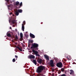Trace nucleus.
<instances>
[{
  "mask_svg": "<svg viewBox=\"0 0 76 76\" xmlns=\"http://www.w3.org/2000/svg\"><path fill=\"white\" fill-rule=\"evenodd\" d=\"M45 67L44 66H43L42 65L39 66L38 67L37 69V73H41L44 70H45Z\"/></svg>",
  "mask_w": 76,
  "mask_h": 76,
  "instance_id": "obj_1",
  "label": "nucleus"
},
{
  "mask_svg": "<svg viewBox=\"0 0 76 76\" xmlns=\"http://www.w3.org/2000/svg\"><path fill=\"white\" fill-rule=\"evenodd\" d=\"M38 44L34 43V44H32V45L31 47V49H34L35 50H38Z\"/></svg>",
  "mask_w": 76,
  "mask_h": 76,
  "instance_id": "obj_2",
  "label": "nucleus"
},
{
  "mask_svg": "<svg viewBox=\"0 0 76 76\" xmlns=\"http://www.w3.org/2000/svg\"><path fill=\"white\" fill-rule=\"evenodd\" d=\"M56 66L57 67H59V68H61L63 67V64L61 62H60L57 63L56 64Z\"/></svg>",
  "mask_w": 76,
  "mask_h": 76,
  "instance_id": "obj_3",
  "label": "nucleus"
},
{
  "mask_svg": "<svg viewBox=\"0 0 76 76\" xmlns=\"http://www.w3.org/2000/svg\"><path fill=\"white\" fill-rule=\"evenodd\" d=\"M32 51L33 53H34L37 56H39V57L40 56V55L38 54V51L35 50L34 49H33L32 50Z\"/></svg>",
  "mask_w": 76,
  "mask_h": 76,
  "instance_id": "obj_4",
  "label": "nucleus"
},
{
  "mask_svg": "<svg viewBox=\"0 0 76 76\" xmlns=\"http://www.w3.org/2000/svg\"><path fill=\"white\" fill-rule=\"evenodd\" d=\"M50 65L51 66V67H54V62L53 60L50 61Z\"/></svg>",
  "mask_w": 76,
  "mask_h": 76,
  "instance_id": "obj_5",
  "label": "nucleus"
},
{
  "mask_svg": "<svg viewBox=\"0 0 76 76\" xmlns=\"http://www.w3.org/2000/svg\"><path fill=\"white\" fill-rule=\"evenodd\" d=\"M33 40H31L29 39L28 40V47H29V46L31 45V43H33Z\"/></svg>",
  "mask_w": 76,
  "mask_h": 76,
  "instance_id": "obj_6",
  "label": "nucleus"
},
{
  "mask_svg": "<svg viewBox=\"0 0 76 76\" xmlns=\"http://www.w3.org/2000/svg\"><path fill=\"white\" fill-rule=\"evenodd\" d=\"M37 61L39 64H41L42 60L41 58H39L37 60Z\"/></svg>",
  "mask_w": 76,
  "mask_h": 76,
  "instance_id": "obj_7",
  "label": "nucleus"
},
{
  "mask_svg": "<svg viewBox=\"0 0 76 76\" xmlns=\"http://www.w3.org/2000/svg\"><path fill=\"white\" fill-rule=\"evenodd\" d=\"M30 37H31V38H35V35L31 33H30Z\"/></svg>",
  "mask_w": 76,
  "mask_h": 76,
  "instance_id": "obj_8",
  "label": "nucleus"
},
{
  "mask_svg": "<svg viewBox=\"0 0 76 76\" xmlns=\"http://www.w3.org/2000/svg\"><path fill=\"white\" fill-rule=\"evenodd\" d=\"M10 20H10H9V23H10V22H12V24H15V20H12L11 21Z\"/></svg>",
  "mask_w": 76,
  "mask_h": 76,
  "instance_id": "obj_9",
  "label": "nucleus"
},
{
  "mask_svg": "<svg viewBox=\"0 0 76 76\" xmlns=\"http://www.w3.org/2000/svg\"><path fill=\"white\" fill-rule=\"evenodd\" d=\"M44 57L47 60H49V56H48L47 55H44Z\"/></svg>",
  "mask_w": 76,
  "mask_h": 76,
  "instance_id": "obj_10",
  "label": "nucleus"
},
{
  "mask_svg": "<svg viewBox=\"0 0 76 76\" xmlns=\"http://www.w3.org/2000/svg\"><path fill=\"white\" fill-rule=\"evenodd\" d=\"M33 62L34 64H35V65H37V61H36V60L35 59H33Z\"/></svg>",
  "mask_w": 76,
  "mask_h": 76,
  "instance_id": "obj_11",
  "label": "nucleus"
},
{
  "mask_svg": "<svg viewBox=\"0 0 76 76\" xmlns=\"http://www.w3.org/2000/svg\"><path fill=\"white\" fill-rule=\"evenodd\" d=\"M15 4L16 6H18L19 5V2L18 1L16 2L15 3Z\"/></svg>",
  "mask_w": 76,
  "mask_h": 76,
  "instance_id": "obj_12",
  "label": "nucleus"
},
{
  "mask_svg": "<svg viewBox=\"0 0 76 76\" xmlns=\"http://www.w3.org/2000/svg\"><path fill=\"white\" fill-rule=\"evenodd\" d=\"M16 48H18L20 51H22V48H20L19 47L17 46L16 47Z\"/></svg>",
  "mask_w": 76,
  "mask_h": 76,
  "instance_id": "obj_13",
  "label": "nucleus"
},
{
  "mask_svg": "<svg viewBox=\"0 0 76 76\" xmlns=\"http://www.w3.org/2000/svg\"><path fill=\"white\" fill-rule=\"evenodd\" d=\"M70 75H74V71L73 70L71 69L70 70Z\"/></svg>",
  "mask_w": 76,
  "mask_h": 76,
  "instance_id": "obj_14",
  "label": "nucleus"
},
{
  "mask_svg": "<svg viewBox=\"0 0 76 76\" xmlns=\"http://www.w3.org/2000/svg\"><path fill=\"white\" fill-rule=\"evenodd\" d=\"M24 29L25 27L24 26V24H22V30H23V31H24Z\"/></svg>",
  "mask_w": 76,
  "mask_h": 76,
  "instance_id": "obj_15",
  "label": "nucleus"
},
{
  "mask_svg": "<svg viewBox=\"0 0 76 76\" xmlns=\"http://www.w3.org/2000/svg\"><path fill=\"white\" fill-rule=\"evenodd\" d=\"M30 58H33V59L35 58V56L34 55L29 56Z\"/></svg>",
  "mask_w": 76,
  "mask_h": 76,
  "instance_id": "obj_16",
  "label": "nucleus"
},
{
  "mask_svg": "<svg viewBox=\"0 0 76 76\" xmlns=\"http://www.w3.org/2000/svg\"><path fill=\"white\" fill-rule=\"evenodd\" d=\"M20 38H21L22 40V39H23V34L22 33H20Z\"/></svg>",
  "mask_w": 76,
  "mask_h": 76,
  "instance_id": "obj_17",
  "label": "nucleus"
},
{
  "mask_svg": "<svg viewBox=\"0 0 76 76\" xmlns=\"http://www.w3.org/2000/svg\"><path fill=\"white\" fill-rule=\"evenodd\" d=\"M7 36L8 37H12V35H11V34L10 33H7Z\"/></svg>",
  "mask_w": 76,
  "mask_h": 76,
  "instance_id": "obj_18",
  "label": "nucleus"
},
{
  "mask_svg": "<svg viewBox=\"0 0 76 76\" xmlns=\"http://www.w3.org/2000/svg\"><path fill=\"white\" fill-rule=\"evenodd\" d=\"M18 13H22L23 10H18Z\"/></svg>",
  "mask_w": 76,
  "mask_h": 76,
  "instance_id": "obj_19",
  "label": "nucleus"
},
{
  "mask_svg": "<svg viewBox=\"0 0 76 76\" xmlns=\"http://www.w3.org/2000/svg\"><path fill=\"white\" fill-rule=\"evenodd\" d=\"M22 6V2H21L20 3V6L18 7V8H20V7H21Z\"/></svg>",
  "mask_w": 76,
  "mask_h": 76,
  "instance_id": "obj_20",
  "label": "nucleus"
},
{
  "mask_svg": "<svg viewBox=\"0 0 76 76\" xmlns=\"http://www.w3.org/2000/svg\"><path fill=\"white\" fill-rule=\"evenodd\" d=\"M15 14L16 16H18V15H19V12L17 11L15 12Z\"/></svg>",
  "mask_w": 76,
  "mask_h": 76,
  "instance_id": "obj_21",
  "label": "nucleus"
},
{
  "mask_svg": "<svg viewBox=\"0 0 76 76\" xmlns=\"http://www.w3.org/2000/svg\"><path fill=\"white\" fill-rule=\"evenodd\" d=\"M15 39L16 40H18V36L17 35H16L15 36Z\"/></svg>",
  "mask_w": 76,
  "mask_h": 76,
  "instance_id": "obj_22",
  "label": "nucleus"
},
{
  "mask_svg": "<svg viewBox=\"0 0 76 76\" xmlns=\"http://www.w3.org/2000/svg\"><path fill=\"white\" fill-rule=\"evenodd\" d=\"M61 71L62 72H64V69L63 68H62L61 69Z\"/></svg>",
  "mask_w": 76,
  "mask_h": 76,
  "instance_id": "obj_23",
  "label": "nucleus"
},
{
  "mask_svg": "<svg viewBox=\"0 0 76 76\" xmlns=\"http://www.w3.org/2000/svg\"><path fill=\"white\" fill-rule=\"evenodd\" d=\"M12 61L13 62H15V61H16V59H15V58H13L12 59Z\"/></svg>",
  "mask_w": 76,
  "mask_h": 76,
  "instance_id": "obj_24",
  "label": "nucleus"
},
{
  "mask_svg": "<svg viewBox=\"0 0 76 76\" xmlns=\"http://www.w3.org/2000/svg\"><path fill=\"white\" fill-rule=\"evenodd\" d=\"M11 6H12V4L10 5H7V7H8V8H9V7H11Z\"/></svg>",
  "mask_w": 76,
  "mask_h": 76,
  "instance_id": "obj_25",
  "label": "nucleus"
},
{
  "mask_svg": "<svg viewBox=\"0 0 76 76\" xmlns=\"http://www.w3.org/2000/svg\"><path fill=\"white\" fill-rule=\"evenodd\" d=\"M61 76H66V75H65L64 74H63L61 75Z\"/></svg>",
  "mask_w": 76,
  "mask_h": 76,
  "instance_id": "obj_26",
  "label": "nucleus"
},
{
  "mask_svg": "<svg viewBox=\"0 0 76 76\" xmlns=\"http://www.w3.org/2000/svg\"><path fill=\"white\" fill-rule=\"evenodd\" d=\"M66 58H67L68 59V60L69 59H70V58H69V56L66 57Z\"/></svg>",
  "mask_w": 76,
  "mask_h": 76,
  "instance_id": "obj_27",
  "label": "nucleus"
},
{
  "mask_svg": "<svg viewBox=\"0 0 76 76\" xmlns=\"http://www.w3.org/2000/svg\"><path fill=\"white\" fill-rule=\"evenodd\" d=\"M23 24L24 26V25H25V21H24L23 22Z\"/></svg>",
  "mask_w": 76,
  "mask_h": 76,
  "instance_id": "obj_28",
  "label": "nucleus"
},
{
  "mask_svg": "<svg viewBox=\"0 0 76 76\" xmlns=\"http://www.w3.org/2000/svg\"><path fill=\"white\" fill-rule=\"evenodd\" d=\"M10 0H5V1H7V2H8V1H9Z\"/></svg>",
  "mask_w": 76,
  "mask_h": 76,
  "instance_id": "obj_29",
  "label": "nucleus"
},
{
  "mask_svg": "<svg viewBox=\"0 0 76 76\" xmlns=\"http://www.w3.org/2000/svg\"><path fill=\"white\" fill-rule=\"evenodd\" d=\"M15 58H18V56L15 55Z\"/></svg>",
  "mask_w": 76,
  "mask_h": 76,
  "instance_id": "obj_30",
  "label": "nucleus"
},
{
  "mask_svg": "<svg viewBox=\"0 0 76 76\" xmlns=\"http://www.w3.org/2000/svg\"><path fill=\"white\" fill-rule=\"evenodd\" d=\"M12 12H11V13H10V15H12Z\"/></svg>",
  "mask_w": 76,
  "mask_h": 76,
  "instance_id": "obj_31",
  "label": "nucleus"
},
{
  "mask_svg": "<svg viewBox=\"0 0 76 76\" xmlns=\"http://www.w3.org/2000/svg\"><path fill=\"white\" fill-rule=\"evenodd\" d=\"M7 3H8V4H10V2H9V1L7 2Z\"/></svg>",
  "mask_w": 76,
  "mask_h": 76,
  "instance_id": "obj_32",
  "label": "nucleus"
},
{
  "mask_svg": "<svg viewBox=\"0 0 76 76\" xmlns=\"http://www.w3.org/2000/svg\"><path fill=\"white\" fill-rule=\"evenodd\" d=\"M22 44L23 46H24V45H23V43H22Z\"/></svg>",
  "mask_w": 76,
  "mask_h": 76,
  "instance_id": "obj_33",
  "label": "nucleus"
},
{
  "mask_svg": "<svg viewBox=\"0 0 76 76\" xmlns=\"http://www.w3.org/2000/svg\"><path fill=\"white\" fill-rule=\"evenodd\" d=\"M15 31L16 32H17V29H15Z\"/></svg>",
  "mask_w": 76,
  "mask_h": 76,
  "instance_id": "obj_34",
  "label": "nucleus"
},
{
  "mask_svg": "<svg viewBox=\"0 0 76 76\" xmlns=\"http://www.w3.org/2000/svg\"><path fill=\"white\" fill-rule=\"evenodd\" d=\"M10 29H12V28H11V27H10Z\"/></svg>",
  "mask_w": 76,
  "mask_h": 76,
  "instance_id": "obj_35",
  "label": "nucleus"
},
{
  "mask_svg": "<svg viewBox=\"0 0 76 76\" xmlns=\"http://www.w3.org/2000/svg\"><path fill=\"white\" fill-rule=\"evenodd\" d=\"M12 16H14V15L13 14Z\"/></svg>",
  "mask_w": 76,
  "mask_h": 76,
  "instance_id": "obj_36",
  "label": "nucleus"
},
{
  "mask_svg": "<svg viewBox=\"0 0 76 76\" xmlns=\"http://www.w3.org/2000/svg\"><path fill=\"white\" fill-rule=\"evenodd\" d=\"M42 64L43 65V64H43V63H42Z\"/></svg>",
  "mask_w": 76,
  "mask_h": 76,
  "instance_id": "obj_37",
  "label": "nucleus"
},
{
  "mask_svg": "<svg viewBox=\"0 0 76 76\" xmlns=\"http://www.w3.org/2000/svg\"><path fill=\"white\" fill-rule=\"evenodd\" d=\"M60 73H61V72L60 71V73H59V74H60Z\"/></svg>",
  "mask_w": 76,
  "mask_h": 76,
  "instance_id": "obj_38",
  "label": "nucleus"
},
{
  "mask_svg": "<svg viewBox=\"0 0 76 76\" xmlns=\"http://www.w3.org/2000/svg\"><path fill=\"white\" fill-rule=\"evenodd\" d=\"M53 70V72H54V70Z\"/></svg>",
  "mask_w": 76,
  "mask_h": 76,
  "instance_id": "obj_39",
  "label": "nucleus"
},
{
  "mask_svg": "<svg viewBox=\"0 0 76 76\" xmlns=\"http://www.w3.org/2000/svg\"><path fill=\"white\" fill-rule=\"evenodd\" d=\"M65 61H66V60L65 59Z\"/></svg>",
  "mask_w": 76,
  "mask_h": 76,
  "instance_id": "obj_40",
  "label": "nucleus"
},
{
  "mask_svg": "<svg viewBox=\"0 0 76 76\" xmlns=\"http://www.w3.org/2000/svg\"><path fill=\"white\" fill-rule=\"evenodd\" d=\"M26 38H27V36H26Z\"/></svg>",
  "mask_w": 76,
  "mask_h": 76,
  "instance_id": "obj_41",
  "label": "nucleus"
}]
</instances>
